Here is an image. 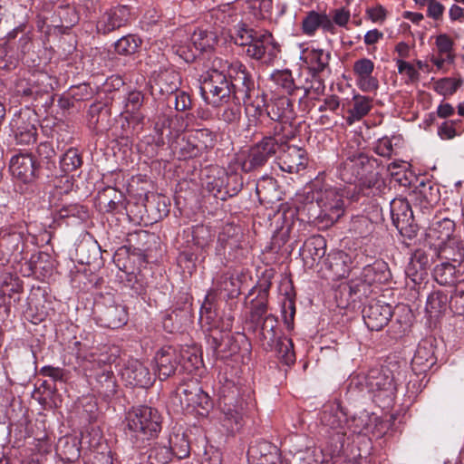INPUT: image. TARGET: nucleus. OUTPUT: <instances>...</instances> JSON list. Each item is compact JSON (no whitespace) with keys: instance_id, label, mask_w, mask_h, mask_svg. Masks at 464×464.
Listing matches in <instances>:
<instances>
[{"instance_id":"ea45409f","label":"nucleus","mask_w":464,"mask_h":464,"mask_svg":"<svg viewBox=\"0 0 464 464\" xmlns=\"http://www.w3.org/2000/svg\"><path fill=\"white\" fill-rule=\"evenodd\" d=\"M98 432L94 433L93 440L89 441V464H112L111 452L105 443L100 441Z\"/></svg>"},{"instance_id":"c9c22d12","label":"nucleus","mask_w":464,"mask_h":464,"mask_svg":"<svg viewBox=\"0 0 464 464\" xmlns=\"http://www.w3.org/2000/svg\"><path fill=\"white\" fill-rule=\"evenodd\" d=\"M22 26V32L19 33L14 45V52L18 53V59L28 65H36V59L34 52V43L29 32L25 33L24 25Z\"/></svg>"},{"instance_id":"774afa93","label":"nucleus","mask_w":464,"mask_h":464,"mask_svg":"<svg viewBox=\"0 0 464 464\" xmlns=\"http://www.w3.org/2000/svg\"><path fill=\"white\" fill-rule=\"evenodd\" d=\"M256 36V34L253 29L248 28L245 24H238L232 34V39L236 44L246 47Z\"/></svg>"},{"instance_id":"603ef678","label":"nucleus","mask_w":464,"mask_h":464,"mask_svg":"<svg viewBox=\"0 0 464 464\" xmlns=\"http://www.w3.org/2000/svg\"><path fill=\"white\" fill-rule=\"evenodd\" d=\"M236 15L237 9L231 3L220 5L211 11V17L215 20V24L220 27L234 22Z\"/></svg>"},{"instance_id":"37998d69","label":"nucleus","mask_w":464,"mask_h":464,"mask_svg":"<svg viewBox=\"0 0 464 464\" xmlns=\"http://www.w3.org/2000/svg\"><path fill=\"white\" fill-rule=\"evenodd\" d=\"M180 85V76L174 70H165L160 72L154 80V87H157L161 94L173 95L179 91Z\"/></svg>"},{"instance_id":"b1692460","label":"nucleus","mask_w":464,"mask_h":464,"mask_svg":"<svg viewBox=\"0 0 464 464\" xmlns=\"http://www.w3.org/2000/svg\"><path fill=\"white\" fill-rule=\"evenodd\" d=\"M374 63L369 58H361L354 62L353 72L355 77L356 86L364 92H376L379 88V81L372 75Z\"/></svg>"},{"instance_id":"f3484780","label":"nucleus","mask_w":464,"mask_h":464,"mask_svg":"<svg viewBox=\"0 0 464 464\" xmlns=\"http://www.w3.org/2000/svg\"><path fill=\"white\" fill-rule=\"evenodd\" d=\"M362 319L370 331H381L390 322L393 310L389 304L372 301L362 309Z\"/></svg>"},{"instance_id":"3c124183","label":"nucleus","mask_w":464,"mask_h":464,"mask_svg":"<svg viewBox=\"0 0 464 464\" xmlns=\"http://www.w3.org/2000/svg\"><path fill=\"white\" fill-rule=\"evenodd\" d=\"M274 350L276 351L278 358L285 364L292 365L295 362L296 357L292 339L278 337L275 343Z\"/></svg>"},{"instance_id":"c85d7f7f","label":"nucleus","mask_w":464,"mask_h":464,"mask_svg":"<svg viewBox=\"0 0 464 464\" xmlns=\"http://www.w3.org/2000/svg\"><path fill=\"white\" fill-rule=\"evenodd\" d=\"M325 268L334 280L341 279L349 275L351 258L343 251L330 252L324 261Z\"/></svg>"},{"instance_id":"39448f33","label":"nucleus","mask_w":464,"mask_h":464,"mask_svg":"<svg viewBox=\"0 0 464 464\" xmlns=\"http://www.w3.org/2000/svg\"><path fill=\"white\" fill-rule=\"evenodd\" d=\"M351 385L360 390L365 388L374 398H383L389 401H392L397 391L394 374L387 366L372 368L366 374L353 376Z\"/></svg>"},{"instance_id":"49530a36","label":"nucleus","mask_w":464,"mask_h":464,"mask_svg":"<svg viewBox=\"0 0 464 464\" xmlns=\"http://www.w3.org/2000/svg\"><path fill=\"white\" fill-rule=\"evenodd\" d=\"M142 44L141 38L134 34H126L113 44L115 53L121 56H130L136 53Z\"/></svg>"},{"instance_id":"2f4dec72","label":"nucleus","mask_w":464,"mask_h":464,"mask_svg":"<svg viewBox=\"0 0 464 464\" xmlns=\"http://www.w3.org/2000/svg\"><path fill=\"white\" fill-rule=\"evenodd\" d=\"M391 216L393 225L402 230L413 221V213L406 198H394L390 204Z\"/></svg>"},{"instance_id":"2eb2a0df","label":"nucleus","mask_w":464,"mask_h":464,"mask_svg":"<svg viewBox=\"0 0 464 464\" xmlns=\"http://www.w3.org/2000/svg\"><path fill=\"white\" fill-rule=\"evenodd\" d=\"M227 71L234 96L246 98L249 93L255 92V82L245 64L239 61L232 62Z\"/></svg>"},{"instance_id":"6e6552de","label":"nucleus","mask_w":464,"mask_h":464,"mask_svg":"<svg viewBox=\"0 0 464 464\" xmlns=\"http://www.w3.org/2000/svg\"><path fill=\"white\" fill-rule=\"evenodd\" d=\"M200 92L204 100L213 106H222L230 101L233 92L227 74L211 68L201 76Z\"/></svg>"},{"instance_id":"5701e85b","label":"nucleus","mask_w":464,"mask_h":464,"mask_svg":"<svg viewBox=\"0 0 464 464\" xmlns=\"http://www.w3.org/2000/svg\"><path fill=\"white\" fill-rule=\"evenodd\" d=\"M130 9L127 5H117L105 12L97 22L99 33L107 34L127 25L130 21Z\"/></svg>"},{"instance_id":"cd10ccee","label":"nucleus","mask_w":464,"mask_h":464,"mask_svg":"<svg viewBox=\"0 0 464 464\" xmlns=\"http://www.w3.org/2000/svg\"><path fill=\"white\" fill-rule=\"evenodd\" d=\"M277 318L269 314L266 315L259 324L257 329L254 332L258 344L266 352L274 350L277 336Z\"/></svg>"},{"instance_id":"8fccbe9b","label":"nucleus","mask_w":464,"mask_h":464,"mask_svg":"<svg viewBox=\"0 0 464 464\" xmlns=\"http://www.w3.org/2000/svg\"><path fill=\"white\" fill-rule=\"evenodd\" d=\"M174 150L179 160H189L202 155L198 145L193 141V138L190 134L182 138L177 143Z\"/></svg>"},{"instance_id":"6ab92c4d","label":"nucleus","mask_w":464,"mask_h":464,"mask_svg":"<svg viewBox=\"0 0 464 464\" xmlns=\"http://www.w3.org/2000/svg\"><path fill=\"white\" fill-rule=\"evenodd\" d=\"M283 147L277 158V164L280 169L287 173H298L304 169L308 164V156L305 150L297 146Z\"/></svg>"},{"instance_id":"aec40b11","label":"nucleus","mask_w":464,"mask_h":464,"mask_svg":"<svg viewBox=\"0 0 464 464\" xmlns=\"http://www.w3.org/2000/svg\"><path fill=\"white\" fill-rule=\"evenodd\" d=\"M268 289L269 285L252 288L248 294L250 297L257 293L256 296L250 301L249 315L246 321L249 331L255 332L264 317L267 315Z\"/></svg>"},{"instance_id":"5fc2aeb1","label":"nucleus","mask_w":464,"mask_h":464,"mask_svg":"<svg viewBox=\"0 0 464 464\" xmlns=\"http://www.w3.org/2000/svg\"><path fill=\"white\" fill-rule=\"evenodd\" d=\"M435 46L437 53L446 56L449 64L455 63V43L453 39L447 34H440L435 37Z\"/></svg>"},{"instance_id":"bb28decb","label":"nucleus","mask_w":464,"mask_h":464,"mask_svg":"<svg viewBox=\"0 0 464 464\" xmlns=\"http://www.w3.org/2000/svg\"><path fill=\"white\" fill-rule=\"evenodd\" d=\"M21 32L22 26H17L2 39L3 43H0V69L11 70L17 66L19 59L18 53L14 52V45Z\"/></svg>"},{"instance_id":"58836bf2","label":"nucleus","mask_w":464,"mask_h":464,"mask_svg":"<svg viewBox=\"0 0 464 464\" xmlns=\"http://www.w3.org/2000/svg\"><path fill=\"white\" fill-rule=\"evenodd\" d=\"M242 102L245 106V111L247 117L253 118L257 121L266 111V95L264 92L255 90L246 98H242Z\"/></svg>"},{"instance_id":"f03ea898","label":"nucleus","mask_w":464,"mask_h":464,"mask_svg":"<svg viewBox=\"0 0 464 464\" xmlns=\"http://www.w3.org/2000/svg\"><path fill=\"white\" fill-rule=\"evenodd\" d=\"M213 313L206 311L200 314V324L208 334V343L213 350V354L221 360L230 356L241 353L242 356L249 354L251 351V343L244 334H237V335L224 336L222 332L230 331L233 324V316L228 315L223 322L222 327L218 330L216 324H212L209 320L212 318Z\"/></svg>"},{"instance_id":"ddd939ff","label":"nucleus","mask_w":464,"mask_h":464,"mask_svg":"<svg viewBox=\"0 0 464 464\" xmlns=\"http://www.w3.org/2000/svg\"><path fill=\"white\" fill-rule=\"evenodd\" d=\"M316 202L320 208V217L334 224L344 213V202L343 196L334 188L329 187L316 193Z\"/></svg>"},{"instance_id":"338daca9","label":"nucleus","mask_w":464,"mask_h":464,"mask_svg":"<svg viewBox=\"0 0 464 464\" xmlns=\"http://www.w3.org/2000/svg\"><path fill=\"white\" fill-rule=\"evenodd\" d=\"M282 316L287 329H293L294 318L295 314V297L290 294H285L282 301Z\"/></svg>"},{"instance_id":"09e8293b","label":"nucleus","mask_w":464,"mask_h":464,"mask_svg":"<svg viewBox=\"0 0 464 464\" xmlns=\"http://www.w3.org/2000/svg\"><path fill=\"white\" fill-rule=\"evenodd\" d=\"M448 307H450V300L446 293L438 290L429 295L426 303V312L431 317L445 312Z\"/></svg>"},{"instance_id":"4d7b16f0","label":"nucleus","mask_w":464,"mask_h":464,"mask_svg":"<svg viewBox=\"0 0 464 464\" xmlns=\"http://www.w3.org/2000/svg\"><path fill=\"white\" fill-rule=\"evenodd\" d=\"M169 441L172 456L179 459L188 457L190 447L185 434L174 433L169 436Z\"/></svg>"},{"instance_id":"a19ab883","label":"nucleus","mask_w":464,"mask_h":464,"mask_svg":"<svg viewBox=\"0 0 464 464\" xmlns=\"http://www.w3.org/2000/svg\"><path fill=\"white\" fill-rule=\"evenodd\" d=\"M12 128L17 144L29 145L36 140L37 129L35 125L25 121L22 117L13 120Z\"/></svg>"},{"instance_id":"473e14b6","label":"nucleus","mask_w":464,"mask_h":464,"mask_svg":"<svg viewBox=\"0 0 464 464\" xmlns=\"http://www.w3.org/2000/svg\"><path fill=\"white\" fill-rule=\"evenodd\" d=\"M56 453L64 463L78 460L81 456V440L76 436L60 438L56 445Z\"/></svg>"},{"instance_id":"f8f14e48","label":"nucleus","mask_w":464,"mask_h":464,"mask_svg":"<svg viewBox=\"0 0 464 464\" xmlns=\"http://www.w3.org/2000/svg\"><path fill=\"white\" fill-rule=\"evenodd\" d=\"M372 166L367 156L362 152L346 153L337 166V177L347 184H355Z\"/></svg>"},{"instance_id":"864d4df0","label":"nucleus","mask_w":464,"mask_h":464,"mask_svg":"<svg viewBox=\"0 0 464 464\" xmlns=\"http://www.w3.org/2000/svg\"><path fill=\"white\" fill-rule=\"evenodd\" d=\"M270 79L278 89L289 95L297 89L290 70H276L273 72Z\"/></svg>"},{"instance_id":"c03bdc74","label":"nucleus","mask_w":464,"mask_h":464,"mask_svg":"<svg viewBox=\"0 0 464 464\" xmlns=\"http://www.w3.org/2000/svg\"><path fill=\"white\" fill-rule=\"evenodd\" d=\"M241 102L242 98L232 95L230 101L225 102L218 112V120L227 123L235 124L241 119Z\"/></svg>"},{"instance_id":"9b49d317","label":"nucleus","mask_w":464,"mask_h":464,"mask_svg":"<svg viewBox=\"0 0 464 464\" xmlns=\"http://www.w3.org/2000/svg\"><path fill=\"white\" fill-rule=\"evenodd\" d=\"M96 323L102 327L118 329L124 326L129 318L125 305L114 302L111 297H104L94 307Z\"/></svg>"},{"instance_id":"bf43d9fd","label":"nucleus","mask_w":464,"mask_h":464,"mask_svg":"<svg viewBox=\"0 0 464 464\" xmlns=\"http://www.w3.org/2000/svg\"><path fill=\"white\" fill-rule=\"evenodd\" d=\"M462 83L463 80L461 78L445 77L434 83V90L442 96H450L457 92Z\"/></svg>"},{"instance_id":"393cba45","label":"nucleus","mask_w":464,"mask_h":464,"mask_svg":"<svg viewBox=\"0 0 464 464\" xmlns=\"http://www.w3.org/2000/svg\"><path fill=\"white\" fill-rule=\"evenodd\" d=\"M244 271L226 272L217 277L215 290L223 295L224 298L231 299L238 296L245 278Z\"/></svg>"},{"instance_id":"4468645a","label":"nucleus","mask_w":464,"mask_h":464,"mask_svg":"<svg viewBox=\"0 0 464 464\" xmlns=\"http://www.w3.org/2000/svg\"><path fill=\"white\" fill-rule=\"evenodd\" d=\"M217 40L218 37L215 33L198 28L190 37V44L179 46L176 52L185 62L191 63L201 53L212 49Z\"/></svg>"},{"instance_id":"0e129e2a","label":"nucleus","mask_w":464,"mask_h":464,"mask_svg":"<svg viewBox=\"0 0 464 464\" xmlns=\"http://www.w3.org/2000/svg\"><path fill=\"white\" fill-rule=\"evenodd\" d=\"M190 135L193 138V141L198 145L202 153L213 148L215 145V135L208 129L197 130L190 133Z\"/></svg>"},{"instance_id":"412c9836","label":"nucleus","mask_w":464,"mask_h":464,"mask_svg":"<svg viewBox=\"0 0 464 464\" xmlns=\"http://www.w3.org/2000/svg\"><path fill=\"white\" fill-rule=\"evenodd\" d=\"M436 340L432 337L422 339L416 349L411 360V368L417 374H421L431 369L437 362L435 354Z\"/></svg>"},{"instance_id":"a211bd4d","label":"nucleus","mask_w":464,"mask_h":464,"mask_svg":"<svg viewBox=\"0 0 464 464\" xmlns=\"http://www.w3.org/2000/svg\"><path fill=\"white\" fill-rule=\"evenodd\" d=\"M155 372H151L149 366L139 360L130 359L121 371V377L127 384L141 388H149L155 382Z\"/></svg>"},{"instance_id":"69168bd1","label":"nucleus","mask_w":464,"mask_h":464,"mask_svg":"<svg viewBox=\"0 0 464 464\" xmlns=\"http://www.w3.org/2000/svg\"><path fill=\"white\" fill-rule=\"evenodd\" d=\"M150 464H168L172 459L171 450L167 446L155 445L149 452Z\"/></svg>"},{"instance_id":"f257e3e1","label":"nucleus","mask_w":464,"mask_h":464,"mask_svg":"<svg viewBox=\"0 0 464 464\" xmlns=\"http://www.w3.org/2000/svg\"><path fill=\"white\" fill-rule=\"evenodd\" d=\"M295 138L291 124H276L273 131L246 150L234 154L233 166L239 168L241 172L249 173L264 167L274 157L279 149L285 147Z\"/></svg>"},{"instance_id":"423d86ee","label":"nucleus","mask_w":464,"mask_h":464,"mask_svg":"<svg viewBox=\"0 0 464 464\" xmlns=\"http://www.w3.org/2000/svg\"><path fill=\"white\" fill-rule=\"evenodd\" d=\"M216 256L220 257L222 264H241L247 257L248 249L243 245V233L238 226L225 225L218 233Z\"/></svg>"},{"instance_id":"7c9ffc66","label":"nucleus","mask_w":464,"mask_h":464,"mask_svg":"<svg viewBox=\"0 0 464 464\" xmlns=\"http://www.w3.org/2000/svg\"><path fill=\"white\" fill-rule=\"evenodd\" d=\"M435 245L438 258L460 265L464 261V245L457 238Z\"/></svg>"},{"instance_id":"0eeeda50","label":"nucleus","mask_w":464,"mask_h":464,"mask_svg":"<svg viewBox=\"0 0 464 464\" xmlns=\"http://www.w3.org/2000/svg\"><path fill=\"white\" fill-rule=\"evenodd\" d=\"M390 278L391 273L387 263L376 260L372 264L365 266L360 276L350 281L349 293L358 298L368 297L372 292V286L385 284Z\"/></svg>"},{"instance_id":"4c0bfd02","label":"nucleus","mask_w":464,"mask_h":464,"mask_svg":"<svg viewBox=\"0 0 464 464\" xmlns=\"http://www.w3.org/2000/svg\"><path fill=\"white\" fill-rule=\"evenodd\" d=\"M373 100L368 96L355 94L353 97V106L348 110V116L345 118L346 123L352 126L369 114L372 109Z\"/></svg>"},{"instance_id":"e2e57ef3","label":"nucleus","mask_w":464,"mask_h":464,"mask_svg":"<svg viewBox=\"0 0 464 464\" xmlns=\"http://www.w3.org/2000/svg\"><path fill=\"white\" fill-rule=\"evenodd\" d=\"M450 308L457 315H464V279L458 281L450 299Z\"/></svg>"},{"instance_id":"20e7f679","label":"nucleus","mask_w":464,"mask_h":464,"mask_svg":"<svg viewBox=\"0 0 464 464\" xmlns=\"http://www.w3.org/2000/svg\"><path fill=\"white\" fill-rule=\"evenodd\" d=\"M250 396L245 398L239 389L227 382L220 392L219 405L222 412L221 426L227 433L234 434L244 425V417L249 410Z\"/></svg>"},{"instance_id":"a18cd8bd","label":"nucleus","mask_w":464,"mask_h":464,"mask_svg":"<svg viewBox=\"0 0 464 464\" xmlns=\"http://www.w3.org/2000/svg\"><path fill=\"white\" fill-rule=\"evenodd\" d=\"M290 106L291 102L288 98H276L267 104L266 114L272 121H278L276 124H290L287 121H283L285 118H288V113L290 112Z\"/></svg>"},{"instance_id":"9d476101","label":"nucleus","mask_w":464,"mask_h":464,"mask_svg":"<svg viewBox=\"0 0 464 464\" xmlns=\"http://www.w3.org/2000/svg\"><path fill=\"white\" fill-rule=\"evenodd\" d=\"M87 361L91 363V376L95 379L94 387L103 397L109 398L116 393V380L111 366V357L106 353H93Z\"/></svg>"},{"instance_id":"680f3d73","label":"nucleus","mask_w":464,"mask_h":464,"mask_svg":"<svg viewBox=\"0 0 464 464\" xmlns=\"http://www.w3.org/2000/svg\"><path fill=\"white\" fill-rule=\"evenodd\" d=\"M23 240L24 235L21 232L4 233L0 237V247H5L6 254L11 255L19 249Z\"/></svg>"},{"instance_id":"79ce46f5","label":"nucleus","mask_w":464,"mask_h":464,"mask_svg":"<svg viewBox=\"0 0 464 464\" xmlns=\"http://www.w3.org/2000/svg\"><path fill=\"white\" fill-rule=\"evenodd\" d=\"M256 192L261 202L273 203L280 199L277 181L269 176H263L257 180Z\"/></svg>"},{"instance_id":"a878e982","label":"nucleus","mask_w":464,"mask_h":464,"mask_svg":"<svg viewBox=\"0 0 464 464\" xmlns=\"http://www.w3.org/2000/svg\"><path fill=\"white\" fill-rule=\"evenodd\" d=\"M302 60L314 75H320L325 71L330 72L331 53L321 48L306 47L302 51Z\"/></svg>"},{"instance_id":"72a5a7b5","label":"nucleus","mask_w":464,"mask_h":464,"mask_svg":"<svg viewBox=\"0 0 464 464\" xmlns=\"http://www.w3.org/2000/svg\"><path fill=\"white\" fill-rule=\"evenodd\" d=\"M460 268V265L442 260L435 266L432 275L435 281L441 285H453L461 276Z\"/></svg>"},{"instance_id":"f704fd0d","label":"nucleus","mask_w":464,"mask_h":464,"mask_svg":"<svg viewBox=\"0 0 464 464\" xmlns=\"http://www.w3.org/2000/svg\"><path fill=\"white\" fill-rule=\"evenodd\" d=\"M454 230L455 222L450 218H443L430 225L427 231V237L430 240V244H432V240H437L438 244H441L454 238L451 237Z\"/></svg>"},{"instance_id":"1a4fd4ad","label":"nucleus","mask_w":464,"mask_h":464,"mask_svg":"<svg viewBox=\"0 0 464 464\" xmlns=\"http://www.w3.org/2000/svg\"><path fill=\"white\" fill-rule=\"evenodd\" d=\"M241 169L233 166L230 159L227 170L219 171L218 176L210 178L206 184V189L217 199L227 200L237 196L243 188L244 181Z\"/></svg>"},{"instance_id":"6e6d98bb","label":"nucleus","mask_w":464,"mask_h":464,"mask_svg":"<svg viewBox=\"0 0 464 464\" xmlns=\"http://www.w3.org/2000/svg\"><path fill=\"white\" fill-rule=\"evenodd\" d=\"M187 407L198 409L199 414L204 415L212 408L210 397L202 391L201 387H195L191 398H187Z\"/></svg>"},{"instance_id":"c756f323","label":"nucleus","mask_w":464,"mask_h":464,"mask_svg":"<svg viewBox=\"0 0 464 464\" xmlns=\"http://www.w3.org/2000/svg\"><path fill=\"white\" fill-rule=\"evenodd\" d=\"M325 252L326 240L321 235L310 237L300 249V255L309 266H314L318 260L324 256Z\"/></svg>"},{"instance_id":"4be33fe9","label":"nucleus","mask_w":464,"mask_h":464,"mask_svg":"<svg viewBox=\"0 0 464 464\" xmlns=\"http://www.w3.org/2000/svg\"><path fill=\"white\" fill-rule=\"evenodd\" d=\"M180 353L173 346L160 348L154 356L160 380H166L175 374L180 364Z\"/></svg>"},{"instance_id":"13d9d810","label":"nucleus","mask_w":464,"mask_h":464,"mask_svg":"<svg viewBox=\"0 0 464 464\" xmlns=\"http://www.w3.org/2000/svg\"><path fill=\"white\" fill-rule=\"evenodd\" d=\"M82 157L78 150L74 148H70L69 150H67L60 160V166L64 173H69L76 170L78 168L82 166Z\"/></svg>"},{"instance_id":"dca6fc26","label":"nucleus","mask_w":464,"mask_h":464,"mask_svg":"<svg viewBox=\"0 0 464 464\" xmlns=\"http://www.w3.org/2000/svg\"><path fill=\"white\" fill-rule=\"evenodd\" d=\"M39 169V164L30 153L14 155L9 162L13 178L24 184H31L38 179Z\"/></svg>"},{"instance_id":"052dcab7","label":"nucleus","mask_w":464,"mask_h":464,"mask_svg":"<svg viewBox=\"0 0 464 464\" xmlns=\"http://www.w3.org/2000/svg\"><path fill=\"white\" fill-rule=\"evenodd\" d=\"M245 3L256 19H264L273 9V0H245Z\"/></svg>"},{"instance_id":"7ed1b4c3","label":"nucleus","mask_w":464,"mask_h":464,"mask_svg":"<svg viewBox=\"0 0 464 464\" xmlns=\"http://www.w3.org/2000/svg\"><path fill=\"white\" fill-rule=\"evenodd\" d=\"M160 430L161 417L156 409L140 406L130 411L126 416L125 433L138 447L156 438Z\"/></svg>"},{"instance_id":"de8ad7c7","label":"nucleus","mask_w":464,"mask_h":464,"mask_svg":"<svg viewBox=\"0 0 464 464\" xmlns=\"http://www.w3.org/2000/svg\"><path fill=\"white\" fill-rule=\"evenodd\" d=\"M321 421L324 426L338 433L344 434L346 432L344 424L347 422V417L338 409L324 410L321 414Z\"/></svg>"},{"instance_id":"e433bc0d","label":"nucleus","mask_w":464,"mask_h":464,"mask_svg":"<svg viewBox=\"0 0 464 464\" xmlns=\"http://www.w3.org/2000/svg\"><path fill=\"white\" fill-rule=\"evenodd\" d=\"M124 113L127 119L137 124L142 123L144 115L140 112V108L144 102V94L140 91H131L124 98Z\"/></svg>"}]
</instances>
